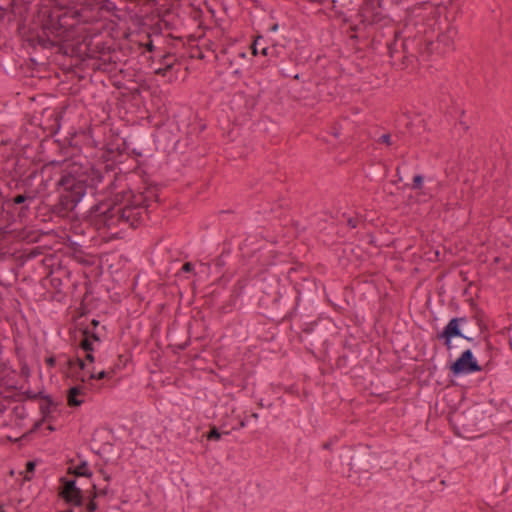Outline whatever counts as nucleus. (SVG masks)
I'll return each mask as SVG.
<instances>
[{
	"instance_id": "f257e3e1",
	"label": "nucleus",
	"mask_w": 512,
	"mask_h": 512,
	"mask_svg": "<svg viewBox=\"0 0 512 512\" xmlns=\"http://www.w3.org/2000/svg\"><path fill=\"white\" fill-rule=\"evenodd\" d=\"M103 178L101 170L90 163H70L61 171L60 178L55 183L58 197L50 211L56 216L68 217L88 192L92 195L96 193Z\"/></svg>"
},
{
	"instance_id": "f03ea898",
	"label": "nucleus",
	"mask_w": 512,
	"mask_h": 512,
	"mask_svg": "<svg viewBox=\"0 0 512 512\" xmlns=\"http://www.w3.org/2000/svg\"><path fill=\"white\" fill-rule=\"evenodd\" d=\"M471 307L470 315L452 317L443 329L436 334V339L449 352L458 353L466 345L476 348L479 345L477 339L483 336L486 350L493 349L489 340V327L485 312L476 304L473 298L469 300Z\"/></svg>"
},
{
	"instance_id": "7ed1b4c3",
	"label": "nucleus",
	"mask_w": 512,
	"mask_h": 512,
	"mask_svg": "<svg viewBox=\"0 0 512 512\" xmlns=\"http://www.w3.org/2000/svg\"><path fill=\"white\" fill-rule=\"evenodd\" d=\"M61 13L57 5L44 7L37 12L36 22L40 31L29 30L27 41L31 46H40L43 49H52L60 42H66L64 26L61 24Z\"/></svg>"
},
{
	"instance_id": "20e7f679",
	"label": "nucleus",
	"mask_w": 512,
	"mask_h": 512,
	"mask_svg": "<svg viewBox=\"0 0 512 512\" xmlns=\"http://www.w3.org/2000/svg\"><path fill=\"white\" fill-rule=\"evenodd\" d=\"M381 7V0H368L356 13L355 20L344 16L342 19L341 29L353 41H358L361 37H365L366 28L373 24H378L386 17L376 8Z\"/></svg>"
},
{
	"instance_id": "39448f33",
	"label": "nucleus",
	"mask_w": 512,
	"mask_h": 512,
	"mask_svg": "<svg viewBox=\"0 0 512 512\" xmlns=\"http://www.w3.org/2000/svg\"><path fill=\"white\" fill-rule=\"evenodd\" d=\"M334 330L335 324L331 318L318 316L313 321L301 326L300 341L312 353H324Z\"/></svg>"
},
{
	"instance_id": "423d86ee",
	"label": "nucleus",
	"mask_w": 512,
	"mask_h": 512,
	"mask_svg": "<svg viewBox=\"0 0 512 512\" xmlns=\"http://www.w3.org/2000/svg\"><path fill=\"white\" fill-rule=\"evenodd\" d=\"M67 474L72 475L73 478L63 476L59 479V487L57 489L58 497L68 506L81 508L85 504L86 497L84 491L77 486L76 478H91L93 472L89 468L87 461L83 460L76 466L68 467Z\"/></svg>"
},
{
	"instance_id": "0eeeda50",
	"label": "nucleus",
	"mask_w": 512,
	"mask_h": 512,
	"mask_svg": "<svg viewBox=\"0 0 512 512\" xmlns=\"http://www.w3.org/2000/svg\"><path fill=\"white\" fill-rule=\"evenodd\" d=\"M284 286L281 285L280 279L275 275H261L255 283L251 285L243 284L238 281L233 289L232 296L240 299L241 302L248 300L252 296L258 299H270L276 297V294L281 291Z\"/></svg>"
},
{
	"instance_id": "6e6552de",
	"label": "nucleus",
	"mask_w": 512,
	"mask_h": 512,
	"mask_svg": "<svg viewBox=\"0 0 512 512\" xmlns=\"http://www.w3.org/2000/svg\"><path fill=\"white\" fill-rule=\"evenodd\" d=\"M293 294L290 290L283 288L276 294V297L258 299V307L262 313L272 321H291V309Z\"/></svg>"
},
{
	"instance_id": "1a4fd4ad",
	"label": "nucleus",
	"mask_w": 512,
	"mask_h": 512,
	"mask_svg": "<svg viewBox=\"0 0 512 512\" xmlns=\"http://www.w3.org/2000/svg\"><path fill=\"white\" fill-rule=\"evenodd\" d=\"M474 348H463L461 350V354L454 360L448 364L449 373L453 377H458L461 375H468L477 372H482L485 370H489L490 365L492 364L491 359H489L484 365L479 364L475 354L476 351Z\"/></svg>"
},
{
	"instance_id": "9d476101",
	"label": "nucleus",
	"mask_w": 512,
	"mask_h": 512,
	"mask_svg": "<svg viewBox=\"0 0 512 512\" xmlns=\"http://www.w3.org/2000/svg\"><path fill=\"white\" fill-rule=\"evenodd\" d=\"M138 200H132L131 203L125 204L124 207H119L120 223L128 228L136 229L143 225L145 216L148 218V205L146 204L147 196H139Z\"/></svg>"
},
{
	"instance_id": "9b49d317",
	"label": "nucleus",
	"mask_w": 512,
	"mask_h": 512,
	"mask_svg": "<svg viewBox=\"0 0 512 512\" xmlns=\"http://www.w3.org/2000/svg\"><path fill=\"white\" fill-rule=\"evenodd\" d=\"M321 303L319 298H294L291 309V321L297 319L300 327L313 321L320 313Z\"/></svg>"
},
{
	"instance_id": "f8f14e48",
	"label": "nucleus",
	"mask_w": 512,
	"mask_h": 512,
	"mask_svg": "<svg viewBox=\"0 0 512 512\" xmlns=\"http://www.w3.org/2000/svg\"><path fill=\"white\" fill-rule=\"evenodd\" d=\"M89 212L98 229L111 230L121 226L118 206H106V202H101L93 205Z\"/></svg>"
},
{
	"instance_id": "ddd939ff",
	"label": "nucleus",
	"mask_w": 512,
	"mask_h": 512,
	"mask_svg": "<svg viewBox=\"0 0 512 512\" xmlns=\"http://www.w3.org/2000/svg\"><path fill=\"white\" fill-rule=\"evenodd\" d=\"M453 30L448 29L439 33L436 40H430L427 37H421L418 43V52L420 55L430 56L433 53L445 54L453 49Z\"/></svg>"
},
{
	"instance_id": "4468645a",
	"label": "nucleus",
	"mask_w": 512,
	"mask_h": 512,
	"mask_svg": "<svg viewBox=\"0 0 512 512\" xmlns=\"http://www.w3.org/2000/svg\"><path fill=\"white\" fill-rule=\"evenodd\" d=\"M22 265L14 254H0V285L4 288L12 287L18 280L19 268Z\"/></svg>"
},
{
	"instance_id": "2eb2a0df",
	"label": "nucleus",
	"mask_w": 512,
	"mask_h": 512,
	"mask_svg": "<svg viewBox=\"0 0 512 512\" xmlns=\"http://www.w3.org/2000/svg\"><path fill=\"white\" fill-rule=\"evenodd\" d=\"M458 418L464 432L472 434L481 430L479 426L483 425L485 417L482 408L475 406L462 411Z\"/></svg>"
},
{
	"instance_id": "dca6fc26",
	"label": "nucleus",
	"mask_w": 512,
	"mask_h": 512,
	"mask_svg": "<svg viewBox=\"0 0 512 512\" xmlns=\"http://www.w3.org/2000/svg\"><path fill=\"white\" fill-rule=\"evenodd\" d=\"M296 272L297 270L294 268H291L288 272V277L294 282V289L297 294L294 298H319L320 293L315 278L304 276L298 281L293 278V274Z\"/></svg>"
},
{
	"instance_id": "f3484780",
	"label": "nucleus",
	"mask_w": 512,
	"mask_h": 512,
	"mask_svg": "<svg viewBox=\"0 0 512 512\" xmlns=\"http://www.w3.org/2000/svg\"><path fill=\"white\" fill-rule=\"evenodd\" d=\"M57 9L61 15V24H63L64 37L67 42L71 37H73L75 26L79 21V17H81L80 10L75 7L69 6L67 4H61L59 0H55Z\"/></svg>"
},
{
	"instance_id": "a211bd4d",
	"label": "nucleus",
	"mask_w": 512,
	"mask_h": 512,
	"mask_svg": "<svg viewBox=\"0 0 512 512\" xmlns=\"http://www.w3.org/2000/svg\"><path fill=\"white\" fill-rule=\"evenodd\" d=\"M350 466V474L349 478H353L354 481L360 478L361 474L365 475V478H370V470L373 466V461L369 455H365L361 452L356 453L351 457V461L349 463Z\"/></svg>"
},
{
	"instance_id": "6ab92c4d",
	"label": "nucleus",
	"mask_w": 512,
	"mask_h": 512,
	"mask_svg": "<svg viewBox=\"0 0 512 512\" xmlns=\"http://www.w3.org/2000/svg\"><path fill=\"white\" fill-rule=\"evenodd\" d=\"M344 350L345 352L336 359L335 366L347 374L359 357V344L352 345L345 341Z\"/></svg>"
},
{
	"instance_id": "aec40b11",
	"label": "nucleus",
	"mask_w": 512,
	"mask_h": 512,
	"mask_svg": "<svg viewBox=\"0 0 512 512\" xmlns=\"http://www.w3.org/2000/svg\"><path fill=\"white\" fill-rule=\"evenodd\" d=\"M57 52L64 54V55H71V56H77L81 59H84L85 57H91L90 55V48L89 45L85 46V49L82 50V44L80 42H77L76 44L73 43H65L63 41H60L57 45Z\"/></svg>"
},
{
	"instance_id": "412c9836",
	"label": "nucleus",
	"mask_w": 512,
	"mask_h": 512,
	"mask_svg": "<svg viewBox=\"0 0 512 512\" xmlns=\"http://www.w3.org/2000/svg\"><path fill=\"white\" fill-rule=\"evenodd\" d=\"M66 107H62L60 110H54L49 117L41 124L42 129L48 132V136H54L61 127V120L65 113Z\"/></svg>"
},
{
	"instance_id": "4be33fe9",
	"label": "nucleus",
	"mask_w": 512,
	"mask_h": 512,
	"mask_svg": "<svg viewBox=\"0 0 512 512\" xmlns=\"http://www.w3.org/2000/svg\"><path fill=\"white\" fill-rule=\"evenodd\" d=\"M81 340L78 347L84 352H94V343H101L100 332H89L87 329H79Z\"/></svg>"
},
{
	"instance_id": "5701e85b",
	"label": "nucleus",
	"mask_w": 512,
	"mask_h": 512,
	"mask_svg": "<svg viewBox=\"0 0 512 512\" xmlns=\"http://www.w3.org/2000/svg\"><path fill=\"white\" fill-rule=\"evenodd\" d=\"M34 201H35L34 195L22 193V194H17L10 199H6L3 202V206H5L7 208V213L14 216V212L18 209L19 206H23L28 203H32Z\"/></svg>"
},
{
	"instance_id": "b1692460",
	"label": "nucleus",
	"mask_w": 512,
	"mask_h": 512,
	"mask_svg": "<svg viewBox=\"0 0 512 512\" xmlns=\"http://www.w3.org/2000/svg\"><path fill=\"white\" fill-rule=\"evenodd\" d=\"M86 389H87V387L82 386V385L71 386L66 391L67 405L70 408L80 407L84 403V400L79 399V396L86 395Z\"/></svg>"
},
{
	"instance_id": "393cba45",
	"label": "nucleus",
	"mask_w": 512,
	"mask_h": 512,
	"mask_svg": "<svg viewBox=\"0 0 512 512\" xmlns=\"http://www.w3.org/2000/svg\"><path fill=\"white\" fill-rule=\"evenodd\" d=\"M43 403L39 405V411L42 415V419L47 422H52L55 417L52 415V412L55 411L61 402H56L53 400L51 395L47 394L43 399Z\"/></svg>"
},
{
	"instance_id": "a878e982",
	"label": "nucleus",
	"mask_w": 512,
	"mask_h": 512,
	"mask_svg": "<svg viewBox=\"0 0 512 512\" xmlns=\"http://www.w3.org/2000/svg\"><path fill=\"white\" fill-rule=\"evenodd\" d=\"M389 169L382 162H372L368 165L365 176L369 180H384L388 175Z\"/></svg>"
},
{
	"instance_id": "bb28decb",
	"label": "nucleus",
	"mask_w": 512,
	"mask_h": 512,
	"mask_svg": "<svg viewBox=\"0 0 512 512\" xmlns=\"http://www.w3.org/2000/svg\"><path fill=\"white\" fill-rule=\"evenodd\" d=\"M140 195L134 194L131 189H126L121 192L115 193L111 199V203H106V206L124 207L125 204H132V200H138Z\"/></svg>"
},
{
	"instance_id": "cd10ccee",
	"label": "nucleus",
	"mask_w": 512,
	"mask_h": 512,
	"mask_svg": "<svg viewBox=\"0 0 512 512\" xmlns=\"http://www.w3.org/2000/svg\"><path fill=\"white\" fill-rule=\"evenodd\" d=\"M70 272L64 268H57L52 270L50 273V284L51 286L57 290L58 292L62 291V287L64 286V280L69 282Z\"/></svg>"
},
{
	"instance_id": "c85d7f7f",
	"label": "nucleus",
	"mask_w": 512,
	"mask_h": 512,
	"mask_svg": "<svg viewBox=\"0 0 512 512\" xmlns=\"http://www.w3.org/2000/svg\"><path fill=\"white\" fill-rule=\"evenodd\" d=\"M159 64L161 66L155 70V74L166 76L167 72L171 71L178 64V59L175 54L168 52L160 57Z\"/></svg>"
},
{
	"instance_id": "c756f323",
	"label": "nucleus",
	"mask_w": 512,
	"mask_h": 512,
	"mask_svg": "<svg viewBox=\"0 0 512 512\" xmlns=\"http://www.w3.org/2000/svg\"><path fill=\"white\" fill-rule=\"evenodd\" d=\"M288 206L289 205L286 200L279 199L278 203H274V204L268 203L264 206H261V210L259 212L263 213L265 215H273L276 218H280L281 217L280 211L287 208Z\"/></svg>"
},
{
	"instance_id": "7c9ffc66",
	"label": "nucleus",
	"mask_w": 512,
	"mask_h": 512,
	"mask_svg": "<svg viewBox=\"0 0 512 512\" xmlns=\"http://www.w3.org/2000/svg\"><path fill=\"white\" fill-rule=\"evenodd\" d=\"M283 50H284L283 46L280 47L277 44L272 43L269 46L262 47L261 55L267 57L268 62H271V63H273V65L276 66L277 65L276 59H278L280 57V54L283 52Z\"/></svg>"
},
{
	"instance_id": "2f4dec72",
	"label": "nucleus",
	"mask_w": 512,
	"mask_h": 512,
	"mask_svg": "<svg viewBox=\"0 0 512 512\" xmlns=\"http://www.w3.org/2000/svg\"><path fill=\"white\" fill-rule=\"evenodd\" d=\"M226 422H221L220 426L210 425L209 431L206 434L207 440L209 441H218L221 439L222 435H228L229 430H225Z\"/></svg>"
},
{
	"instance_id": "473e14b6",
	"label": "nucleus",
	"mask_w": 512,
	"mask_h": 512,
	"mask_svg": "<svg viewBox=\"0 0 512 512\" xmlns=\"http://www.w3.org/2000/svg\"><path fill=\"white\" fill-rule=\"evenodd\" d=\"M298 65L296 63L286 64L283 63L279 66V73L282 77H292L293 79H299V73L297 72Z\"/></svg>"
},
{
	"instance_id": "72a5a7b5",
	"label": "nucleus",
	"mask_w": 512,
	"mask_h": 512,
	"mask_svg": "<svg viewBox=\"0 0 512 512\" xmlns=\"http://www.w3.org/2000/svg\"><path fill=\"white\" fill-rule=\"evenodd\" d=\"M45 422L46 421L44 419H42V418L39 419L38 421H36L33 424V426L31 427L30 430H28L27 432L22 434L20 437L16 438L15 441H19V442H28V441H30L32 435L35 434L42 427V425Z\"/></svg>"
},
{
	"instance_id": "f704fd0d",
	"label": "nucleus",
	"mask_w": 512,
	"mask_h": 512,
	"mask_svg": "<svg viewBox=\"0 0 512 512\" xmlns=\"http://www.w3.org/2000/svg\"><path fill=\"white\" fill-rule=\"evenodd\" d=\"M158 186H159L158 184L149 185L146 188L145 192H142V193L138 194V195H146L148 197L147 201H146V204L148 205V208L150 207L149 202L151 200H154L155 202L160 203V198H159V194H158Z\"/></svg>"
},
{
	"instance_id": "c9c22d12",
	"label": "nucleus",
	"mask_w": 512,
	"mask_h": 512,
	"mask_svg": "<svg viewBox=\"0 0 512 512\" xmlns=\"http://www.w3.org/2000/svg\"><path fill=\"white\" fill-rule=\"evenodd\" d=\"M69 248L71 250L72 257L75 260H77L79 263L88 264V262L84 260L85 253L79 243L71 242Z\"/></svg>"
},
{
	"instance_id": "e433bc0d",
	"label": "nucleus",
	"mask_w": 512,
	"mask_h": 512,
	"mask_svg": "<svg viewBox=\"0 0 512 512\" xmlns=\"http://www.w3.org/2000/svg\"><path fill=\"white\" fill-rule=\"evenodd\" d=\"M112 491L110 490L109 486H105L104 488L99 489L95 483L92 484L91 490L88 491V496L92 497L93 499H97L98 497H105L108 496Z\"/></svg>"
},
{
	"instance_id": "4c0bfd02",
	"label": "nucleus",
	"mask_w": 512,
	"mask_h": 512,
	"mask_svg": "<svg viewBox=\"0 0 512 512\" xmlns=\"http://www.w3.org/2000/svg\"><path fill=\"white\" fill-rule=\"evenodd\" d=\"M418 43H419V40L417 41L416 39H411V38H406L401 41L399 46L402 48V52L404 53L403 60L408 59L409 55L415 56L414 53H412V52L410 53L409 47L414 44L418 45ZM418 48H419V46H417V49Z\"/></svg>"
},
{
	"instance_id": "58836bf2",
	"label": "nucleus",
	"mask_w": 512,
	"mask_h": 512,
	"mask_svg": "<svg viewBox=\"0 0 512 512\" xmlns=\"http://www.w3.org/2000/svg\"><path fill=\"white\" fill-rule=\"evenodd\" d=\"M263 46H268L266 39L262 35L256 36V38L250 45L252 55L256 56L259 53V51L261 52Z\"/></svg>"
},
{
	"instance_id": "ea45409f",
	"label": "nucleus",
	"mask_w": 512,
	"mask_h": 512,
	"mask_svg": "<svg viewBox=\"0 0 512 512\" xmlns=\"http://www.w3.org/2000/svg\"><path fill=\"white\" fill-rule=\"evenodd\" d=\"M399 32L397 30H394L393 31V40L388 42L387 43V49H388V53H389V56L391 58H394L395 54L399 52V43H398V37H399Z\"/></svg>"
},
{
	"instance_id": "a19ab883",
	"label": "nucleus",
	"mask_w": 512,
	"mask_h": 512,
	"mask_svg": "<svg viewBox=\"0 0 512 512\" xmlns=\"http://www.w3.org/2000/svg\"><path fill=\"white\" fill-rule=\"evenodd\" d=\"M30 204L28 203L23 206H19L18 209L14 212V215L17 216L20 223H24L27 221L29 213H30Z\"/></svg>"
},
{
	"instance_id": "79ce46f5",
	"label": "nucleus",
	"mask_w": 512,
	"mask_h": 512,
	"mask_svg": "<svg viewBox=\"0 0 512 512\" xmlns=\"http://www.w3.org/2000/svg\"><path fill=\"white\" fill-rule=\"evenodd\" d=\"M21 398H23V401L28 400H42L47 394L44 393V391L39 392H33L32 390H26L24 392H20Z\"/></svg>"
},
{
	"instance_id": "37998d69",
	"label": "nucleus",
	"mask_w": 512,
	"mask_h": 512,
	"mask_svg": "<svg viewBox=\"0 0 512 512\" xmlns=\"http://www.w3.org/2000/svg\"><path fill=\"white\" fill-rule=\"evenodd\" d=\"M16 353L20 362V374L21 376H24L26 379L30 377V368L25 361L24 357L21 356L19 349H16Z\"/></svg>"
},
{
	"instance_id": "c03bdc74",
	"label": "nucleus",
	"mask_w": 512,
	"mask_h": 512,
	"mask_svg": "<svg viewBox=\"0 0 512 512\" xmlns=\"http://www.w3.org/2000/svg\"><path fill=\"white\" fill-rule=\"evenodd\" d=\"M424 184V176L421 174H417L413 177L412 184H406V186L410 187L413 190H421Z\"/></svg>"
},
{
	"instance_id": "a18cd8bd",
	"label": "nucleus",
	"mask_w": 512,
	"mask_h": 512,
	"mask_svg": "<svg viewBox=\"0 0 512 512\" xmlns=\"http://www.w3.org/2000/svg\"><path fill=\"white\" fill-rule=\"evenodd\" d=\"M109 374L110 373L105 371V370H102V371H100L98 373H95L94 371H91L89 376H88V380L89 381H91V380H102V379L110 377Z\"/></svg>"
},
{
	"instance_id": "49530a36",
	"label": "nucleus",
	"mask_w": 512,
	"mask_h": 512,
	"mask_svg": "<svg viewBox=\"0 0 512 512\" xmlns=\"http://www.w3.org/2000/svg\"><path fill=\"white\" fill-rule=\"evenodd\" d=\"M12 412L17 419L23 420L27 417L26 408L24 405L15 406Z\"/></svg>"
},
{
	"instance_id": "de8ad7c7",
	"label": "nucleus",
	"mask_w": 512,
	"mask_h": 512,
	"mask_svg": "<svg viewBox=\"0 0 512 512\" xmlns=\"http://www.w3.org/2000/svg\"><path fill=\"white\" fill-rule=\"evenodd\" d=\"M87 503L85 504V510L86 512H96L99 508L98 503L96 502V499H93L90 496H87Z\"/></svg>"
},
{
	"instance_id": "09e8293b",
	"label": "nucleus",
	"mask_w": 512,
	"mask_h": 512,
	"mask_svg": "<svg viewBox=\"0 0 512 512\" xmlns=\"http://www.w3.org/2000/svg\"><path fill=\"white\" fill-rule=\"evenodd\" d=\"M76 368V362L73 358H68L64 364L61 365L60 371L65 373L66 371H73Z\"/></svg>"
},
{
	"instance_id": "8fccbe9b",
	"label": "nucleus",
	"mask_w": 512,
	"mask_h": 512,
	"mask_svg": "<svg viewBox=\"0 0 512 512\" xmlns=\"http://www.w3.org/2000/svg\"><path fill=\"white\" fill-rule=\"evenodd\" d=\"M0 398H2L3 400H5L7 402H22L23 401V398H21L20 393H15L13 395H4L0 391Z\"/></svg>"
},
{
	"instance_id": "3c124183",
	"label": "nucleus",
	"mask_w": 512,
	"mask_h": 512,
	"mask_svg": "<svg viewBox=\"0 0 512 512\" xmlns=\"http://www.w3.org/2000/svg\"><path fill=\"white\" fill-rule=\"evenodd\" d=\"M81 370H73L68 377H71L74 381H80L82 383H88V377L86 378L84 375L80 373Z\"/></svg>"
},
{
	"instance_id": "603ef678",
	"label": "nucleus",
	"mask_w": 512,
	"mask_h": 512,
	"mask_svg": "<svg viewBox=\"0 0 512 512\" xmlns=\"http://www.w3.org/2000/svg\"><path fill=\"white\" fill-rule=\"evenodd\" d=\"M26 475H25V480H31V476H29V474H33L34 471H35V467H36V462L35 461H27L26 462Z\"/></svg>"
},
{
	"instance_id": "864d4df0",
	"label": "nucleus",
	"mask_w": 512,
	"mask_h": 512,
	"mask_svg": "<svg viewBox=\"0 0 512 512\" xmlns=\"http://www.w3.org/2000/svg\"><path fill=\"white\" fill-rule=\"evenodd\" d=\"M99 326L100 321H98L97 319H92L89 325L85 327H79V329H87L89 332H99Z\"/></svg>"
},
{
	"instance_id": "5fc2aeb1",
	"label": "nucleus",
	"mask_w": 512,
	"mask_h": 512,
	"mask_svg": "<svg viewBox=\"0 0 512 512\" xmlns=\"http://www.w3.org/2000/svg\"><path fill=\"white\" fill-rule=\"evenodd\" d=\"M377 143H379V144H386L387 146H391L393 144V142L391 140V134L390 133H386V134L381 135L378 138Z\"/></svg>"
},
{
	"instance_id": "6e6d98bb",
	"label": "nucleus",
	"mask_w": 512,
	"mask_h": 512,
	"mask_svg": "<svg viewBox=\"0 0 512 512\" xmlns=\"http://www.w3.org/2000/svg\"><path fill=\"white\" fill-rule=\"evenodd\" d=\"M233 424L231 429H240L246 426V419H240L239 417L233 418Z\"/></svg>"
},
{
	"instance_id": "4d7b16f0",
	"label": "nucleus",
	"mask_w": 512,
	"mask_h": 512,
	"mask_svg": "<svg viewBox=\"0 0 512 512\" xmlns=\"http://www.w3.org/2000/svg\"><path fill=\"white\" fill-rule=\"evenodd\" d=\"M45 363L49 368H53L56 366L57 359L54 355H49L45 358Z\"/></svg>"
},
{
	"instance_id": "13d9d810",
	"label": "nucleus",
	"mask_w": 512,
	"mask_h": 512,
	"mask_svg": "<svg viewBox=\"0 0 512 512\" xmlns=\"http://www.w3.org/2000/svg\"><path fill=\"white\" fill-rule=\"evenodd\" d=\"M181 271L184 273H191L194 271V265L191 262L183 263Z\"/></svg>"
},
{
	"instance_id": "bf43d9fd",
	"label": "nucleus",
	"mask_w": 512,
	"mask_h": 512,
	"mask_svg": "<svg viewBox=\"0 0 512 512\" xmlns=\"http://www.w3.org/2000/svg\"><path fill=\"white\" fill-rule=\"evenodd\" d=\"M75 362H76V367L78 368V370H84L86 368V363H85L84 359H82L80 357H76Z\"/></svg>"
},
{
	"instance_id": "052dcab7",
	"label": "nucleus",
	"mask_w": 512,
	"mask_h": 512,
	"mask_svg": "<svg viewBox=\"0 0 512 512\" xmlns=\"http://www.w3.org/2000/svg\"><path fill=\"white\" fill-rule=\"evenodd\" d=\"M1 382L5 385L6 390H18V387L16 385L10 384V381L6 379Z\"/></svg>"
},
{
	"instance_id": "680f3d73",
	"label": "nucleus",
	"mask_w": 512,
	"mask_h": 512,
	"mask_svg": "<svg viewBox=\"0 0 512 512\" xmlns=\"http://www.w3.org/2000/svg\"><path fill=\"white\" fill-rule=\"evenodd\" d=\"M85 361H88L89 363H94L95 362V356H94V352H85Z\"/></svg>"
},
{
	"instance_id": "e2e57ef3",
	"label": "nucleus",
	"mask_w": 512,
	"mask_h": 512,
	"mask_svg": "<svg viewBox=\"0 0 512 512\" xmlns=\"http://www.w3.org/2000/svg\"><path fill=\"white\" fill-rule=\"evenodd\" d=\"M347 225L350 227V228H356L357 225H358V220L356 218H349L348 221H347Z\"/></svg>"
},
{
	"instance_id": "0e129e2a",
	"label": "nucleus",
	"mask_w": 512,
	"mask_h": 512,
	"mask_svg": "<svg viewBox=\"0 0 512 512\" xmlns=\"http://www.w3.org/2000/svg\"><path fill=\"white\" fill-rule=\"evenodd\" d=\"M99 473L103 476V479L107 482L111 480L110 474H108L103 468L99 469Z\"/></svg>"
},
{
	"instance_id": "69168bd1",
	"label": "nucleus",
	"mask_w": 512,
	"mask_h": 512,
	"mask_svg": "<svg viewBox=\"0 0 512 512\" xmlns=\"http://www.w3.org/2000/svg\"><path fill=\"white\" fill-rule=\"evenodd\" d=\"M145 49L149 52L154 51L155 46L153 45L152 40H149L148 43L145 44Z\"/></svg>"
},
{
	"instance_id": "338daca9",
	"label": "nucleus",
	"mask_w": 512,
	"mask_h": 512,
	"mask_svg": "<svg viewBox=\"0 0 512 512\" xmlns=\"http://www.w3.org/2000/svg\"><path fill=\"white\" fill-rule=\"evenodd\" d=\"M280 30V25L278 23H274L269 27L270 32H278Z\"/></svg>"
},
{
	"instance_id": "774afa93",
	"label": "nucleus",
	"mask_w": 512,
	"mask_h": 512,
	"mask_svg": "<svg viewBox=\"0 0 512 512\" xmlns=\"http://www.w3.org/2000/svg\"><path fill=\"white\" fill-rule=\"evenodd\" d=\"M5 370H6V366L0 365V381L5 380V375H4Z\"/></svg>"
}]
</instances>
